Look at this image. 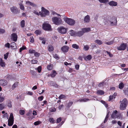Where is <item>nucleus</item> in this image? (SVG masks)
I'll return each mask as SVG.
<instances>
[{
	"instance_id": "nucleus-3",
	"label": "nucleus",
	"mask_w": 128,
	"mask_h": 128,
	"mask_svg": "<svg viewBox=\"0 0 128 128\" xmlns=\"http://www.w3.org/2000/svg\"><path fill=\"white\" fill-rule=\"evenodd\" d=\"M63 19L64 21L70 25L74 26L75 23V21L74 20L68 18L66 16H64Z\"/></svg>"
},
{
	"instance_id": "nucleus-32",
	"label": "nucleus",
	"mask_w": 128,
	"mask_h": 128,
	"mask_svg": "<svg viewBox=\"0 0 128 128\" xmlns=\"http://www.w3.org/2000/svg\"><path fill=\"white\" fill-rule=\"evenodd\" d=\"M72 46L73 48L76 49H78L79 47L78 45L76 44H72Z\"/></svg>"
},
{
	"instance_id": "nucleus-36",
	"label": "nucleus",
	"mask_w": 128,
	"mask_h": 128,
	"mask_svg": "<svg viewBox=\"0 0 128 128\" xmlns=\"http://www.w3.org/2000/svg\"><path fill=\"white\" fill-rule=\"evenodd\" d=\"M89 47L88 45H84V46L83 49L86 51L88 50Z\"/></svg>"
},
{
	"instance_id": "nucleus-25",
	"label": "nucleus",
	"mask_w": 128,
	"mask_h": 128,
	"mask_svg": "<svg viewBox=\"0 0 128 128\" xmlns=\"http://www.w3.org/2000/svg\"><path fill=\"white\" fill-rule=\"evenodd\" d=\"M49 84L51 86H55L56 87L57 86V85L56 83L52 81H50L48 82Z\"/></svg>"
},
{
	"instance_id": "nucleus-43",
	"label": "nucleus",
	"mask_w": 128,
	"mask_h": 128,
	"mask_svg": "<svg viewBox=\"0 0 128 128\" xmlns=\"http://www.w3.org/2000/svg\"><path fill=\"white\" fill-rule=\"evenodd\" d=\"M35 52V50L32 49H30L28 51V53L30 54H34Z\"/></svg>"
},
{
	"instance_id": "nucleus-48",
	"label": "nucleus",
	"mask_w": 128,
	"mask_h": 128,
	"mask_svg": "<svg viewBox=\"0 0 128 128\" xmlns=\"http://www.w3.org/2000/svg\"><path fill=\"white\" fill-rule=\"evenodd\" d=\"M34 55L35 56L38 57L40 56V54L38 52H35L34 53Z\"/></svg>"
},
{
	"instance_id": "nucleus-46",
	"label": "nucleus",
	"mask_w": 128,
	"mask_h": 128,
	"mask_svg": "<svg viewBox=\"0 0 128 128\" xmlns=\"http://www.w3.org/2000/svg\"><path fill=\"white\" fill-rule=\"evenodd\" d=\"M41 123V122L40 121H38L35 122L34 123V124L35 126L38 125Z\"/></svg>"
},
{
	"instance_id": "nucleus-37",
	"label": "nucleus",
	"mask_w": 128,
	"mask_h": 128,
	"mask_svg": "<svg viewBox=\"0 0 128 128\" xmlns=\"http://www.w3.org/2000/svg\"><path fill=\"white\" fill-rule=\"evenodd\" d=\"M124 87V84L122 82H120L119 85L118 87L120 89H122Z\"/></svg>"
},
{
	"instance_id": "nucleus-58",
	"label": "nucleus",
	"mask_w": 128,
	"mask_h": 128,
	"mask_svg": "<svg viewBox=\"0 0 128 128\" xmlns=\"http://www.w3.org/2000/svg\"><path fill=\"white\" fill-rule=\"evenodd\" d=\"M8 52H7L4 54V58L5 59H7L8 57Z\"/></svg>"
},
{
	"instance_id": "nucleus-45",
	"label": "nucleus",
	"mask_w": 128,
	"mask_h": 128,
	"mask_svg": "<svg viewBox=\"0 0 128 128\" xmlns=\"http://www.w3.org/2000/svg\"><path fill=\"white\" fill-rule=\"evenodd\" d=\"M99 1L103 3H106L108 2V0H99Z\"/></svg>"
},
{
	"instance_id": "nucleus-42",
	"label": "nucleus",
	"mask_w": 128,
	"mask_h": 128,
	"mask_svg": "<svg viewBox=\"0 0 128 128\" xmlns=\"http://www.w3.org/2000/svg\"><path fill=\"white\" fill-rule=\"evenodd\" d=\"M50 122L52 123H54L55 120H54L53 118H50L48 120Z\"/></svg>"
},
{
	"instance_id": "nucleus-9",
	"label": "nucleus",
	"mask_w": 128,
	"mask_h": 128,
	"mask_svg": "<svg viewBox=\"0 0 128 128\" xmlns=\"http://www.w3.org/2000/svg\"><path fill=\"white\" fill-rule=\"evenodd\" d=\"M118 113V112L116 110H115L113 111L111 115L112 117L114 118H118L120 119L122 118V115L121 114H120L119 116H117L116 115Z\"/></svg>"
},
{
	"instance_id": "nucleus-2",
	"label": "nucleus",
	"mask_w": 128,
	"mask_h": 128,
	"mask_svg": "<svg viewBox=\"0 0 128 128\" xmlns=\"http://www.w3.org/2000/svg\"><path fill=\"white\" fill-rule=\"evenodd\" d=\"M120 109L121 110H124L126 109L127 106L128 102L126 99L125 98L123 99L122 101L120 102Z\"/></svg>"
},
{
	"instance_id": "nucleus-27",
	"label": "nucleus",
	"mask_w": 128,
	"mask_h": 128,
	"mask_svg": "<svg viewBox=\"0 0 128 128\" xmlns=\"http://www.w3.org/2000/svg\"><path fill=\"white\" fill-rule=\"evenodd\" d=\"M54 50V47L51 45H49L48 46V50L50 52H52Z\"/></svg>"
},
{
	"instance_id": "nucleus-21",
	"label": "nucleus",
	"mask_w": 128,
	"mask_h": 128,
	"mask_svg": "<svg viewBox=\"0 0 128 128\" xmlns=\"http://www.w3.org/2000/svg\"><path fill=\"white\" fill-rule=\"evenodd\" d=\"M84 34L86 32H88L90 30V28H83L82 29Z\"/></svg>"
},
{
	"instance_id": "nucleus-35",
	"label": "nucleus",
	"mask_w": 128,
	"mask_h": 128,
	"mask_svg": "<svg viewBox=\"0 0 128 128\" xmlns=\"http://www.w3.org/2000/svg\"><path fill=\"white\" fill-rule=\"evenodd\" d=\"M96 93L98 94L102 95L104 94V92L102 90H98L97 91Z\"/></svg>"
},
{
	"instance_id": "nucleus-53",
	"label": "nucleus",
	"mask_w": 128,
	"mask_h": 128,
	"mask_svg": "<svg viewBox=\"0 0 128 128\" xmlns=\"http://www.w3.org/2000/svg\"><path fill=\"white\" fill-rule=\"evenodd\" d=\"M5 32L4 29L2 28L0 29V34H2L4 33Z\"/></svg>"
},
{
	"instance_id": "nucleus-41",
	"label": "nucleus",
	"mask_w": 128,
	"mask_h": 128,
	"mask_svg": "<svg viewBox=\"0 0 128 128\" xmlns=\"http://www.w3.org/2000/svg\"><path fill=\"white\" fill-rule=\"evenodd\" d=\"M37 35H40L41 34V31L40 30H37L34 32Z\"/></svg>"
},
{
	"instance_id": "nucleus-5",
	"label": "nucleus",
	"mask_w": 128,
	"mask_h": 128,
	"mask_svg": "<svg viewBox=\"0 0 128 128\" xmlns=\"http://www.w3.org/2000/svg\"><path fill=\"white\" fill-rule=\"evenodd\" d=\"M52 20L54 24L58 25L62 24L63 23L62 19L60 18L55 16L52 18Z\"/></svg>"
},
{
	"instance_id": "nucleus-57",
	"label": "nucleus",
	"mask_w": 128,
	"mask_h": 128,
	"mask_svg": "<svg viewBox=\"0 0 128 128\" xmlns=\"http://www.w3.org/2000/svg\"><path fill=\"white\" fill-rule=\"evenodd\" d=\"M50 110L51 112H54L56 111V109L54 108H50Z\"/></svg>"
},
{
	"instance_id": "nucleus-54",
	"label": "nucleus",
	"mask_w": 128,
	"mask_h": 128,
	"mask_svg": "<svg viewBox=\"0 0 128 128\" xmlns=\"http://www.w3.org/2000/svg\"><path fill=\"white\" fill-rule=\"evenodd\" d=\"M38 62V61L34 60H32L31 62L32 64H36Z\"/></svg>"
},
{
	"instance_id": "nucleus-50",
	"label": "nucleus",
	"mask_w": 128,
	"mask_h": 128,
	"mask_svg": "<svg viewBox=\"0 0 128 128\" xmlns=\"http://www.w3.org/2000/svg\"><path fill=\"white\" fill-rule=\"evenodd\" d=\"M25 112L24 110H20V114L21 115H23L24 114Z\"/></svg>"
},
{
	"instance_id": "nucleus-51",
	"label": "nucleus",
	"mask_w": 128,
	"mask_h": 128,
	"mask_svg": "<svg viewBox=\"0 0 128 128\" xmlns=\"http://www.w3.org/2000/svg\"><path fill=\"white\" fill-rule=\"evenodd\" d=\"M7 105L9 108H11L12 107V104L10 101H9Z\"/></svg>"
},
{
	"instance_id": "nucleus-4",
	"label": "nucleus",
	"mask_w": 128,
	"mask_h": 128,
	"mask_svg": "<svg viewBox=\"0 0 128 128\" xmlns=\"http://www.w3.org/2000/svg\"><path fill=\"white\" fill-rule=\"evenodd\" d=\"M41 12H40V15L42 17H44L50 14V12L49 11L42 7L41 8Z\"/></svg>"
},
{
	"instance_id": "nucleus-13",
	"label": "nucleus",
	"mask_w": 128,
	"mask_h": 128,
	"mask_svg": "<svg viewBox=\"0 0 128 128\" xmlns=\"http://www.w3.org/2000/svg\"><path fill=\"white\" fill-rule=\"evenodd\" d=\"M7 81L4 80H0V85L4 86L8 84Z\"/></svg>"
},
{
	"instance_id": "nucleus-16",
	"label": "nucleus",
	"mask_w": 128,
	"mask_h": 128,
	"mask_svg": "<svg viewBox=\"0 0 128 128\" xmlns=\"http://www.w3.org/2000/svg\"><path fill=\"white\" fill-rule=\"evenodd\" d=\"M108 4L112 6H116L117 5L118 3L114 1H112L109 2Z\"/></svg>"
},
{
	"instance_id": "nucleus-39",
	"label": "nucleus",
	"mask_w": 128,
	"mask_h": 128,
	"mask_svg": "<svg viewBox=\"0 0 128 128\" xmlns=\"http://www.w3.org/2000/svg\"><path fill=\"white\" fill-rule=\"evenodd\" d=\"M52 65L51 64H50L49 65H48L47 66L48 69L49 70H51L52 69Z\"/></svg>"
},
{
	"instance_id": "nucleus-14",
	"label": "nucleus",
	"mask_w": 128,
	"mask_h": 128,
	"mask_svg": "<svg viewBox=\"0 0 128 128\" xmlns=\"http://www.w3.org/2000/svg\"><path fill=\"white\" fill-rule=\"evenodd\" d=\"M11 39L14 41L16 42L17 41V34L15 33H13L11 35Z\"/></svg>"
},
{
	"instance_id": "nucleus-38",
	"label": "nucleus",
	"mask_w": 128,
	"mask_h": 128,
	"mask_svg": "<svg viewBox=\"0 0 128 128\" xmlns=\"http://www.w3.org/2000/svg\"><path fill=\"white\" fill-rule=\"evenodd\" d=\"M20 25L22 28H23L25 26V21L24 20H22L21 22Z\"/></svg>"
},
{
	"instance_id": "nucleus-47",
	"label": "nucleus",
	"mask_w": 128,
	"mask_h": 128,
	"mask_svg": "<svg viewBox=\"0 0 128 128\" xmlns=\"http://www.w3.org/2000/svg\"><path fill=\"white\" fill-rule=\"evenodd\" d=\"M33 13L35 14L38 15L39 16L40 15V12L38 13L37 10H34L33 11Z\"/></svg>"
},
{
	"instance_id": "nucleus-1",
	"label": "nucleus",
	"mask_w": 128,
	"mask_h": 128,
	"mask_svg": "<svg viewBox=\"0 0 128 128\" xmlns=\"http://www.w3.org/2000/svg\"><path fill=\"white\" fill-rule=\"evenodd\" d=\"M103 21L105 24L110 23L112 26L116 24L117 22L116 18L115 17L108 16H105L104 18Z\"/></svg>"
},
{
	"instance_id": "nucleus-22",
	"label": "nucleus",
	"mask_w": 128,
	"mask_h": 128,
	"mask_svg": "<svg viewBox=\"0 0 128 128\" xmlns=\"http://www.w3.org/2000/svg\"><path fill=\"white\" fill-rule=\"evenodd\" d=\"M90 100L88 98H84L80 99H79L78 101L80 102H86L89 101Z\"/></svg>"
},
{
	"instance_id": "nucleus-56",
	"label": "nucleus",
	"mask_w": 128,
	"mask_h": 128,
	"mask_svg": "<svg viewBox=\"0 0 128 128\" xmlns=\"http://www.w3.org/2000/svg\"><path fill=\"white\" fill-rule=\"evenodd\" d=\"M44 98V97L42 96L38 98V99L40 101H42Z\"/></svg>"
},
{
	"instance_id": "nucleus-63",
	"label": "nucleus",
	"mask_w": 128,
	"mask_h": 128,
	"mask_svg": "<svg viewBox=\"0 0 128 128\" xmlns=\"http://www.w3.org/2000/svg\"><path fill=\"white\" fill-rule=\"evenodd\" d=\"M26 47L23 46L20 49V52H22V51L23 50H24L26 48Z\"/></svg>"
},
{
	"instance_id": "nucleus-12",
	"label": "nucleus",
	"mask_w": 128,
	"mask_h": 128,
	"mask_svg": "<svg viewBox=\"0 0 128 128\" xmlns=\"http://www.w3.org/2000/svg\"><path fill=\"white\" fill-rule=\"evenodd\" d=\"M127 46L126 44L125 43L121 44L117 48V49L119 50H124Z\"/></svg>"
},
{
	"instance_id": "nucleus-61",
	"label": "nucleus",
	"mask_w": 128,
	"mask_h": 128,
	"mask_svg": "<svg viewBox=\"0 0 128 128\" xmlns=\"http://www.w3.org/2000/svg\"><path fill=\"white\" fill-rule=\"evenodd\" d=\"M30 72L31 74L33 75H35L36 74V72L32 70H31L30 71Z\"/></svg>"
},
{
	"instance_id": "nucleus-62",
	"label": "nucleus",
	"mask_w": 128,
	"mask_h": 128,
	"mask_svg": "<svg viewBox=\"0 0 128 128\" xmlns=\"http://www.w3.org/2000/svg\"><path fill=\"white\" fill-rule=\"evenodd\" d=\"M4 46L5 47L9 48L10 47V44L9 43H7L5 44Z\"/></svg>"
},
{
	"instance_id": "nucleus-7",
	"label": "nucleus",
	"mask_w": 128,
	"mask_h": 128,
	"mask_svg": "<svg viewBox=\"0 0 128 128\" xmlns=\"http://www.w3.org/2000/svg\"><path fill=\"white\" fill-rule=\"evenodd\" d=\"M8 125L9 126H11L12 125L14 122V118L13 114L11 113L10 114L9 118L8 120Z\"/></svg>"
},
{
	"instance_id": "nucleus-17",
	"label": "nucleus",
	"mask_w": 128,
	"mask_h": 128,
	"mask_svg": "<svg viewBox=\"0 0 128 128\" xmlns=\"http://www.w3.org/2000/svg\"><path fill=\"white\" fill-rule=\"evenodd\" d=\"M69 34L71 36H76V32H75L73 30H71L69 31Z\"/></svg>"
},
{
	"instance_id": "nucleus-6",
	"label": "nucleus",
	"mask_w": 128,
	"mask_h": 128,
	"mask_svg": "<svg viewBox=\"0 0 128 128\" xmlns=\"http://www.w3.org/2000/svg\"><path fill=\"white\" fill-rule=\"evenodd\" d=\"M43 29L45 30H51V25L49 24L48 22H46L44 23L42 25Z\"/></svg>"
},
{
	"instance_id": "nucleus-19",
	"label": "nucleus",
	"mask_w": 128,
	"mask_h": 128,
	"mask_svg": "<svg viewBox=\"0 0 128 128\" xmlns=\"http://www.w3.org/2000/svg\"><path fill=\"white\" fill-rule=\"evenodd\" d=\"M116 93H114L112 95L110 96H109V98L108 100L110 101L111 100H113L115 98L116 96Z\"/></svg>"
},
{
	"instance_id": "nucleus-20",
	"label": "nucleus",
	"mask_w": 128,
	"mask_h": 128,
	"mask_svg": "<svg viewBox=\"0 0 128 128\" xmlns=\"http://www.w3.org/2000/svg\"><path fill=\"white\" fill-rule=\"evenodd\" d=\"M90 20L89 16L87 15L84 17V21L85 22H89Z\"/></svg>"
},
{
	"instance_id": "nucleus-33",
	"label": "nucleus",
	"mask_w": 128,
	"mask_h": 128,
	"mask_svg": "<svg viewBox=\"0 0 128 128\" xmlns=\"http://www.w3.org/2000/svg\"><path fill=\"white\" fill-rule=\"evenodd\" d=\"M18 82H16L12 86V90L14 89L16 87H17L18 86Z\"/></svg>"
},
{
	"instance_id": "nucleus-15",
	"label": "nucleus",
	"mask_w": 128,
	"mask_h": 128,
	"mask_svg": "<svg viewBox=\"0 0 128 128\" xmlns=\"http://www.w3.org/2000/svg\"><path fill=\"white\" fill-rule=\"evenodd\" d=\"M69 47L67 46H64L61 48V50L64 52H66L68 51Z\"/></svg>"
},
{
	"instance_id": "nucleus-30",
	"label": "nucleus",
	"mask_w": 128,
	"mask_h": 128,
	"mask_svg": "<svg viewBox=\"0 0 128 128\" xmlns=\"http://www.w3.org/2000/svg\"><path fill=\"white\" fill-rule=\"evenodd\" d=\"M0 65L3 67H4L5 66V63L1 58L0 59Z\"/></svg>"
},
{
	"instance_id": "nucleus-23",
	"label": "nucleus",
	"mask_w": 128,
	"mask_h": 128,
	"mask_svg": "<svg viewBox=\"0 0 128 128\" xmlns=\"http://www.w3.org/2000/svg\"><path fill=\"white\" fill-rule=\"evenodd\" d=\"M5 97L4 95H2V93H0V102H2L4 101Z\"/></svg>"
},
{
	"instance_id": "nucleus-29",
	"label": "nucleus",
	"mask_w": 128,
	"mask_h": 128,
	"mask_svg": "<svg viewBox=\"0 0 128 128\" xmlns=\"http://www.w3.org/2000/svg\"><path fill=\"white\" fill-rule=\"evenodd\" d=\"M96 43L99 45H101L102 44V41L99 40H97L95 41Z\"/></svg>"
},
{
	"instance_id": "nucleus-18",
	"label": "nucleus",
	"mask_w": 128,
	"mask_h": 128,
	"mask_svg": "<svg viewBox=\"0 0 128 128\" xmlns=\"http://www.w3.org/2000/svg\"><path fill=\"white\" fill-rule=\"evenodd\" d=\"M84 34L83 32L81 29V30L76 32V36H81Z\"/></svg>"
},
{
	"instance_id": "nucleus-64",
	"label": "nucleus",
	"mask_w": 128,
	"mask_h": 128,
	"mask_svg": "<svg viewBox=\"0 0 128 128\" xmlns=\"http://www.w3.org/2000/svg\"><path fill=\"white\" fill-rule=\"evenodd\" d=\"M114 41V43L115 42H117L118 41V40L117 38H115L114 40H113Z\"/></svg>"
},
{
	"instance_id": "nucleus-34",
	"label": "nucleus",
	"mask_w": 128,
	"mask_h": 128,
	"mask_svg": "<svg viewBox=\"0 0 128 128\" xmlns=\"http://www.w3.org/2000/svg\"><path fill=\"white\" fill-rule=\"evenodd\" d=\"M39 39L41 40L42 41V43L44 44H45L46 42L45 39L44 38L40 37L39 38Z\"/></svg>"
},
{
	"instance_id": "nucleus-52",
	"label": "nucleus",
	"mask_w": 128,
	"mask_h": 128,
	"mask_svg": "<svg viewBox=\"0 0 128 128\" xmlns=\"http://www.w3.org/2000/svg\"><path fill=\"white\" fill-rule=\"evenodd\" d=\"M105 85L104 83V82L100 83L98 84V86L100 87H101L104 86Z\"/></svg>"
},
{
	"instance_id": "nucleus-55",
	"label": "nucleus",
	"mask_w": 128,
	"mask_h": 128,
	"mask_svg": "<svg viewBox=\"0 0 128 128\" xmlns=\"http://www.w3.org/2000/svg\"><path fill=\"white\" fill-rule=\"evenodd\" d=\"M3 118H7V119L8 118V116L7 113H5L3 116Z\"/></svg>"
},
{
	"instance_id": "nucleus-26",
	"label": "nucleus",
	"mask_w": 128,
	"mask_h": 128,
	"mask_svg": "<svg viewBox=\"0 0 128 128\" xmlns=\"http://www.w3.org/2000/svg\"><path fill=\"white\" fill-rule=\"evenodd\" d=\"M10 46L14 49L16 48V44L14 42H12L10 44Z\"/></svg>"
},
{
	"instance_id": "nucleus-8",
	"label": "nucleus",
	"mask_w": 128,
	"mask_h": 128,
	"mask_svg": "<svg viewBox=\"0 0 128 128\" xmlns=\"http://www.w3.org/2000/svg\"><path fill=\"white\" fill-rule=\"evenodd\" d=\"M67 28L63 26L60 27L57 29L58 32L62 34H65L67 32Z\"/></svg>"
},
{
	"instance_id": "nucleus-59",
	"label": "nucleus",
	"mask_w": 128,
	"mask_h": 128,
	"mask_svg": "<svg viewBox=\"0 0 128 128\" xmlns=\"http://www.w3.org/2000/svg\"><path fill=\"white\" fill-rule=\"evenodd\" d=\"M73 104V102H70L68 104V107H70Z\"/></svg>"
},
{
	"instance_id": "nucleus-11",
	"label": "nucleus",
	"mask_w": 128,
	"mask_h": 128,
	"mask_svg": "<svg viewBox=\"0 0 128 128\" xmlns=\"http://www.w3.org/2000/svg\"><path fill=\"white\" fill-rule=\"evenodd\" d=\"M25 4L28 6H30L34 7H36L37 6L36 4L29 0H27L25 1Z\"/></svg>"
},
{
	"instance_id": "nucleus-10",
	"label": "nucleus",
	"mask_w": 128,
	"mask_h": 128,
	"mask_svg": "<svg viewBox=\"0 0 128 128\" xmlns=\"http://www.w3.org/2000/svg\"><path fill=\"white\" fill-rule=\"evenodd\" d=\"M10 10L11 12L14 14H16L19 12L18 8L15 6H13L10 7Z\"/></svg>"
},
{
	"instance_id": "nucleus-60",
	"label": "nucleus",
	"mask_w": 128,
	"mask_h": 128,
	"mask_svg": "<svg viewBox=\"0 0 128 128\" xmlns=\"http://www.w3.org/2000/svg\"><path fill=\"white\" fill-rule=\"evenodd\" d=\"M41 67L40 66H39L37 68L38 71V72L40 73L41 70Z\"/></svg>"
},
{
	"instance_id": "nucleus-44",
	"label": "nucleus",
	"mask_w": 128,
	"mask_h": 128,
	"mask_svg": "<svg viewBox=\"0 0 128 128\" xmlns=\"http://www.w3.org/2000/svg\"><path fill=\"white\" fill-rule=\"evenodd\" d=\"M4 107V104L2 103L0 104V110H3Z\"/></svg>"
},
{
	"instance_id": "nucleus-49",
	"label": "nucleus",
	"mask_w": 128,
	"mask_h": 128,
	"mask_svg": "<svg viewBox=\"0 0 128 128\" xmlns=\"http://www.w3.org/2000/svg\"><path fill=\"white\" fill-rule=\"evenodd\" d=\"M109 112H108V113L107 114V115L106 116V118H105L104 120V123H105L106 122L107 120H108V118L109 117V116H108V115L109 114Z\"/></svg>"
},
{
	"instance_id": "nucleus-28",
	"label": "nucleus",
	"mask_w": 128,
	"mask_h": 128,
	"mask_svg": "<svg viewBox=\"0 0 128 128\" xmlns=\"http://www.w3.org/2000/svg\"><path fill=\"white\" fill-rule=\"evenodd\" d=\"M20 8L22 10H25V8L23 4H18Z\"/></svg>"
},
{
	"instance_id": "nucleus-40",
	"label": "nucleus",
	"mask_w": 128,
	"mask_h": 128,
	"mask_svg": "<svg viewBox=\"0 0 128 128\" xmlns=\"http://www.w3.org/2000/svg\"><path fill=\"white\" fill-rule=\"evenodd\" d=\"M114 43V41L113 40L110 41L109 42H106L105 43L107 45H110Z\"/></svg>"
},
{
	"instance_id": "nucleus-24",
	"label": "nucleus",
	"mask_w": 128,
	"mask_h": 128,
	"mask_svg": "<svg viewBox=\"0 0 128 128\" xmlns=\"http://www.w3.org/2000/svg\"><path fill=\"white\" fill-rule=\"evenodd\" d=\"M56 74V72L55 70H53L50 74L48 75V76H50L52 78H54L55 77Z\"/></svg>"
},
{
	"instance_id": "nucleus-31",
	"label": "nucleus",
	"mask_w": 128,
	"mask_h": 128,
	"mask_svg": "<svg viewBox=\"0 0 128 128\" xmlns=\"http://www.w3.org/2000/svg\"><path fill=\"white\" fill-rule=\"evenodd\" d=\"M92 57L91 55H89L84 58L85 60H89L92 59Z\"/></svg>"
}]
</instances>
